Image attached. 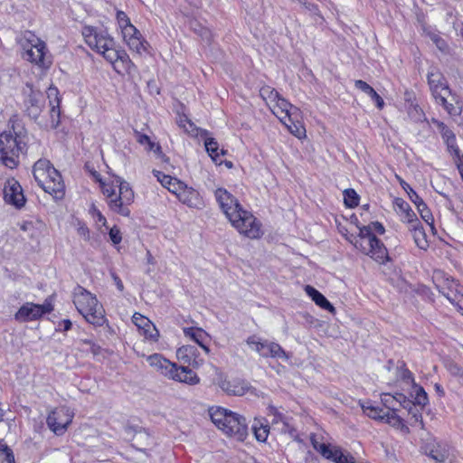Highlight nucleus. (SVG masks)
Instances as JSON below:
<instances>
[{"instance_id": "22", "label": "nucleus", "mask_w": 463, "mask_h": 463, "mask_svg": "<svg viewBox=\"0 0 463 463\" xmlns=\"http://www.w3.org/2000/svg\"><path fill=\"white\" fill-rule=\"evenodd\" d=\"M47 97L49 99L50 117L52 127H57L60 122V103L59 90L56 87L51 86L47 90Z\"/></svg>"}, {"instance_id": "15", "label": "nucleus", "mask_w": 463, "mask_h": 463, "mask_svg": "<svg viewBox=\"0 0 463 463\" xmlns=\"http://www.w3.org/2000/svg\"><path fill=\"white\" fill-rule=\"evenodd\" d=\"M214 370L217 373L214 383L227 394L242 396L249 391L250 386L245 381L240 379L227 380L225 376L218 372L217 368L214 367Z\"/></svg>"}, {"instance_id": "12", "label": "nucleus", "mask_w": 463, "mask_h": 463, "mask_svg": "<svg viewBox=\"0 0 463 463\" xmlns=\"http://www.w3.org/2000/svg\"><path fill=\"white\" fill-rule=\"evenodd\" d=\"M424 453L438 463H446V460L452 461L456 456L451 447L444 442L437 441L435 439H430L423 446Z\"/></svg>"}, {"instance_id": "45", "label": "nucleus", "mask_w": 463, "mask_h": 463, "mask_svg": "<svg viewBox=\"0 0 463 463\" xmlns=\"http://www.w3.org/2000/svg\"><path fill=\"white\" fill-rule=\"evenodd\" d=\"M247 344L250 345L251 349L259 353L261 356L264 357L265 354V346L264 342H260L256 336H250L247 339Z\"/></svg>"}, {"instance_id": "13", "label": "nucleus", "mask_w": 463, "mask_h": 463, "mask_svg": "<svg viewBox=\"0 0 463 463\" xmlns=\"http://www.w3.org/2000/svg\"><path fill=\"white\" fill-rule=\"evenodd\" d=\"M214 194L221 209L230 222L243 210L239 201L226 189L218 188Z\"/></svg>"}, {"instance_id": "17", "label": "nucleus", "mask_w": 463, "mask_h": 463, "mask_svg": "<svg viewBox=\"0 0 463 463\" xmlns=\"http://www.w3.org/2000/svg\"><path fill=\"white\" fill-rule=\"evenodd\" d=\"M122 36L129 49L138 54L146 51L147 43L143 39L140 32L133 25L123 27L121 29Z\"/></svg>"}, {"instance_id": "42", "label": "nucleus", "mask_w": 463, "mask_h": 463, "mask_svg": "<svg viewBox=\"0 0 463 463\" xmlns=\"http://www.w3.org/2000/svg\"><path fill=\"white\" fill-rule=\"evenodd\" d=\"M335 463H355L354 458L349 453H344L340 449H334V453L330 458Z\"/></svg>"}, {"instance_id": "20", "label": "nucleus", "mask_w": 463, "mask_h": 463, "mask_svg": "<svg viewBox=\"0 0 463 463\" xmlns=\"http://www.w3.org/2000/svg\"><path fill=\"white\" fill-rule=\"evenodd\" d=\"M428 82L431 90L432 95L436 100L442 94H451V90L446 84L442 74L437 71L429 72Z\"/></svg>"}, {"instance_id": "30", "label": "nucleus", "mask_w": 463, "mask_h": 463, "mask_svg": "<svg viewBox=\"0 0 463 463\" xmlns=\"http://www.w3.org/2000/svg\"><path fill=\"white\" fill-rule=\"evenodd\" d=\"M184 333L185 336L190 337L196 344H198V345L202 347L205 354H208L210 353L209 347L204 344L208 335L203 329L194 327L184 328Z\"/></svg>"}, {"instance_id": "62", "label": "nucleus", "mask_w": 463, "mask_h": 463, "mask_svg": "<svg viewBox=\"0 0 463 463\" xmlns=\"http://www.w3.org/2000/svg\"><path fill=\"white\" fill-rule=\"evenodd\" d=\"M370 225L372 230L373 229L379 234H383L385 231L383 225L378 222H372Z\"/></svg>"}, {"instance_id": "55", "label": "nucleus", "mask_w": 463, "mask_h": 463, "mask_svg": "<svg viewBox=\"0 0 463 463\" xmlns=\"http://www.w3.org/2000/svg\"><path fill=\"white\" fill-rule=\"evenodd\" d=\"M453 156L454 162L458 167L459 174H463V155L460 154V150L450 153Z\"/></svg>"}, {"instance_id": "2", "label": "nucleus", "mask_w": 463, "mask_h": 463, "mask_svg": "<svg viewBox=\"0 0 463 463\" xmlns=\"http://www.w3.org/2000/svg\"><path fill=\"white\" fill-rule=\"evenodd\" d=\"M82 36L85 43L97 52L101 53L110 63L114 64L118 61H129L127 53L115 48V42L108 33L98 31L92 26H85L82 29Z\"/></svg>"}, {"instance_id": "54", "label": "nucleus", "mask_w": 463, "mask_h": 463, "mask_svg": "<svg viewBox=\"0 0 463 463\" xmlns=\"http://www.w3.org/2000/svg\"><path fill=\"white\" fill-rule=\"evenodd\" d=\"M359 238L356 240H363V239H369V238H374L375 235L372 232V227L371 225L368 226H363L359 228Z\"/></svg>"}, {"instance_id": "7", "label": "nucleus", "mask_w": 463, "mask_h": 463, "mask_svg": "<svg viewBox=\"0 0 463 463\" xmlns=\"http://www.w3.org/2000/svg\"><path fill=\"white\" fill-rule=\"evenodd\" d=\"M21 44L24 49V59L35 63L40 67L47 68L51 65V60L46 57L45 43L34 34L30 32L26 33Z\"/></svg>"}, {"instance_id": "59", "label": "nucleus", "mask_w": 463, "mask_h": 463, "mask_svg": "<svg viewBox=\"0 0 463 463\" xmlns=\"http://www.w3.org/2000/svg\"><path fill=\"white\" fill-rule=\"evenodd\" d=\"M77 232L79 236H80L84 241H90V230L85 224H79L77 228Z\"/></svg>"}, {"instance_id": "60", "label": "nucleus", "mask_w": 463, "mask_h": 463, "mask_svg": "<svg viewBox=\"0 0 463 463\" xmlns=\"http://www.w3.org/2000/svg\"><path fill=\"white\" fill-rule=\"evenodd\" d=\"M420 214L421 218L430 225L433 222V216L430 213V211L428 209H423L421 212H420Z\"/></svg>"}, {"instance_id": "46", "label": "nucleus", "mask_w": 463, "mask_h": 463, "mask_svg": "<svg viewBox=\"0 0 463 463\" xmlns=\"http://www.w3.org/2000/svg\"><path fill=\"white\" fill-rule=\"evenodd\" d=\"M445 366L451 375L458 378L463 377V368L457 363L453 361H449L446 363Z\"/></svg>"}, {"instance_id": "61", "label": "nucleus", "mask_w": 463, "mask_h": 463, "mask_svg": "<svg viewBox=\"0 0 463 463\" xmlns=\"http://www.w3.org/2000/svg\"><path fill=\"white\" fill-rule=\"evenodd\" d=\"M407 194H408L411 201L415 205L419 203V201L421 200V198L418 195V194L411 187H409V191H407Z\"/></svg>"}, {"instance_id": "21", "label": "nucleus", "mask_w": 463, "mask_h": 463, "mask_svg": "<svg viewBox=\"0 0 463 463\" xmlns=\"http://www.w3.org/2000/svg\"><path fill=\"white\" fill-rule=\"evenodd\" d=\"M278 118L295 137L301 138L306 136V129L300 121L301 112L299 109L296 117L290 115H279Z\"/></svg>"}, {"instance_id": "44", "label": "nucleus", "mask_w": 463, "mask_h": 463, "mask_svg": "<svg viewBox=\"0 0 463 463\" xmlns=\"http://www.w3.org/2000/svg\"><path fill=\"white\" fill-rule=\"evenodd\" d=\"M247 344L250 345L251 349L259 353L261 356L264 357L265 354V346L264 342H260L256 336H250L247 339Z\"/></svg>"}, {"instance_id": "9", "label": "nucleus", "mask_w": 463, "mask_h": 463, "mask_svg": "<svg viewBox=\"0 0 463 463\" xmlns=\"http://www.w3.org/2000/svg\"><path fill=\"white\" fill-rule=\"evenodd\" d=\"M231 224L241 234L249 239H259L263 234L260 222L250 212L244 209L237 214Z\"/></svg>"}, {"instance_id": "50", "label": "nucleus", "mask_w": 463, "mask_h": 463, "mask_svg": "<svg viewBox=\"0 0 463 463\" xmlns=\"http://www.w3.org/2000/svg\"><path fill=\"white\" fill-rule=\"evenodd\" d=\"M313 446L314 448L319 451L322 456H324L327 459H330L333 453H334V449H330L328 445L325 444V443H317V442H313Z\"/></svg>"}, {"instance_id": "29", "label": "nucleus", "mask_w": 463, "mask_h": 463, "mask_svg": "<svg viewBox=\"0 0 463 463\" xmlns=\"http://www.w3.org/2000/svg\"><path fill=\"white\" fill-rule=\"evenodd\" d=\"M354 86L356 89L368 95L375 102V105L379 109H383L384 101L383 98L368 83L362 80H356L354 81Z\"/></svg>"}, {"instance_id": "37", "label": "nucleus", "mask_w": 463, "mask_h": 463, "mask_svg": "<svg viewBox=\"0 0 463 463\" xmlns=\"http://www.w3.org/2000/svg\"><path fill=\"white\" fill-rule=\"evenodd\" d=\"M386 249L376 236L373 239L372 251H368L366 255H370L377 261H383L386 257Z\"/></svg>"}, {"instance_id": "33", "label": "nucleus", "mask_w": 463, "mask_h": 463, "mask_svg": "<svg viewBox=\"0 0 463 463\" xmlns=\"http://www.w3.org/2000/svg\"><path fill=\"white\" fill-rule=\"evenodd\" d=\"M264 357L281 358L284 360L288 359V355L279 344L274 342L264 341Z\"/></svg>"}, {"instance_id": "63", "label": "nucleus", "mask_w": 463, "mask_h": 463, "mask_svg": "<svg viewBox=\"0 0 463 463\" xmlns=\"http://www.w3.org/2000/svg\"><path fill=\"white\" fill-rule=\"evenodd\" d=\"M112 278H113V280L118 288V289L119 291H123L124 290V286H123V283L121 281V279L116 275V274H112Z\"/></svg>"}, {"instance_id": "38", "label": "nucleus", "mask_w": 463, "mask_h": 463, "mask_svg": "<svg viewBox=\"0 0 463 463\" xmlns=\"http://www.w3.org/2000/svg\"><path fill=\"white\" fill-rule=\"evenodd\" d=\"M362 408L364 412L372 419L382 420L385 419L386 411H384L383 409L378 406H373L371 403L366 402L364 404H362Z\"/></svg>"}, {"instance_id": "47", "label": "nucleus", "mask_w": 463, "mask_h": 463, "mask_svg": "<svg viewBox=\"0 0 463 463\" xmlns=\"http://www.w3.org/2000/svg\"><path fill=\"white\" fill-rule=\"evenodd\" d=\"M408 116L413 121H421L424 118L422 109L418 105H411L408 109Z\"/></svg>"}, {"instance_id": "34", "label": "nucleus", "mask_w": 463, "mask_h": 463, "mask_svg": "<svg viewBox=\"0 0 463 463\" xmlns=\"http://www.w3.org/2000/svg\"><path fill=\"white\" fill-rule=\"evenodd\" d=\"M410 230L412 232V236L417 247L420 250H427L429 243L427 241L426 233L423 228L420 226V223L411 225Z\"/></svg>"}, {"instance_id": "48", "label": "nucleus", "mask_w": 463, "mask_h": 463, "mask_svg": "<svg viewBox=\"0 0 463 463\" xmlns=\"http://www.w3.org/2000/svg\"><path fill=\"white\" fill-rule=\"evenodd\" d=\"M373 238L355 240L354 245L355 248L367 254L368 251H372V242Z\"/></svg>"}, {"instance_id": "51", "label": "nucleus", "mask_w": 463, "mask_h": 463, "mask_svg": "<svg viewBox=\"0 0 463 463\" xmlns=\"http://www.w3.org/2000/svg\"><path fill=\"white\" fill-rule=\"evenodd\" d=\"M415 403L420 406H424L428 402V396L422 387H417L415 390Z\"/></svg>"}, {"instance_id": "14", "label": "nucleus", "mask_w": 463, "mask_h": 463, "mask_svg": "<svg viewBox=\"0 0 463 463\" xmlns=\"http://www.w3.org/2000/svg\"><path fill=\"white\" fill-rule=\"evenodd\" d=\"M53 309L51 302L45 301L43 305L25 303L15 313L14 318L19 322L33 321L40 318L43 314L50 313Z\"/></svg>"}, {"instance_id": "3", "label": "nucleus", "mask_w": 463, "mask_h": 463, "mask_svg": "<svg viewBox=\"0 0 463 463\" xmlns=\"http://www.w3.org/2000/svg\"><path fill=\"white\" fill-rule=\"evenodd\" d=\"M210 417L214 425L227 436L239 441L246 439L248 426L244 417L222 407L211 408Z\"/></svg>"}, {"instance_id": "27", "label": "nucleus", "mask_w": 463, "mask_h": 463, "mask_svg": "<svg viewBox=\"0 0 463 463\" xmlns=\"http://www.w3.org/2000/svg\"><path fill=\"white\" fill-rule=\"evenodd\" d=\"M436 101L443 106L447 112L451 116H457L461 113V107L458 106V101L456 99L455 95H452V93L442 94Z\"/></svg>"}, {"instance_id": "58", "label": "nucleus", "mask_w": 463, "mask_h": 463, "mask_svg": "<svg viewBox=\"0 0 463 463\" xmlns=\"http://www.w3.org/2000/svg\"><path fill=\"white\" fill-rule=\"evenodd\" d=\"M399 394L400 393H397L394 396H392L390 394H383V397L382 398V401L384 403V405L388 407V410H392L390 408V406H393V404H392L393 402H399V400H402L399 397Z\"/></svg>"}, {"instance_id": "10", "label": "nucleus", "mask_w": 463, "mask_h": 463, "mask_svg": "<svg viewBox=\"0 0 463 463\" xmlns=\"http://www.w3.org/2000/svg\"><path fill=\"white\" fill-rule=\"evenodd\" d=\"M24 99V112L32 119L36 120L45 107V98L43 94L33 89L32 84L26 83L23 90Z\"/></svg>"}, {"instance_id": "39", "label": "nucleus", "mask_w": 463, "mask_h": 463, "mask_svg": "<svg viewBox=\"0 0 463 463\" xmlns=\"http://www.w3.org/2000/svg\"><path fill=\"white\" fill-rule=\"evenodd\" d=\"M137 141L145 146L146 151H160V146L156 145L148 136L136 131Z\"/></svg>"}, {"instance_id": "57", "label": "nucleus", "mask_w": 463, "mask_h": 463, "mask_svg": "<svg viewBox=\"0 0 463 463\" xmlns=\"http://www.w3.org/2000/svg\"><path fill=\"white\" fill-rule=\"evenodd\" d=\"M109 238H110L111 241L114 244H118L121 241V240H122L121 232L119 231V229L117 228L116 226L112 227L109 230Z\"/></svg>"}, {"instance_id": "6", "label": "nucleus", "mask_w": 463, "mask_h": 463, "mask_svg": "<svg viewBox=\"0 0 463 463\" xmlns=\"http://www.w3.org/2000/svg\"><path fill=\"white\" fill-rule=\"evenodd\" d=\"M103 194L107 196L108 204L112 212L125 217L130 215L128 206L134 201V192L127 182H119L118 194H117L115 189L109 185L103 187Z\"/></svg>"}, {"instance_id": "52", "label": "nucleus", "mask_w": 463, "mask_h": 463, "mask_svg": "<svg viewBox=\"0 0 463 463\" xmlns=\"http://www.w3.org/2000/svg\"><path fill=\"white\" fill-rule=\"evenodd\" d=\"M153 173L155 176L157 178V180L161 183V184L165 188L171 185L172 181L175 179L172 176L165 175L160 171L154 170Z\"/></svg>"}, {"instance_id": "24", "label": "nucleus", "mask_w": 463, "mask_h": 463, "mask_svg": "<svg viewBox=\"0 0 463 463\" xmlns=\"http://www.w3.org/2000/svg\"><path fill=\"white\" fill-rule=\"evenodd\" d=\"M173 371V376L175 377H169L171 380L184 383L189 385H195L200 383V379L197 374L187 366H177L175 364Z\"/></svg>"}, {"instance_id": "31", "label": "nucleus", "mask_w": 463, "mask_h": 463, "mask_svg": "<svg viewBox=\"0 0 463 463\" xmlns=\"http://www.w3.org/2000/svg\"><path fill=\"white\" fill-rule=\"evenodd\" d=\"M396 206L399 209V213L402 216V220L410 225L420 224L416 213L411 210L410 205L403 200H397Z\"/></svg>"}, {"instance_id": "56", "label": "nucleus", "mask_w": 463, "mask_h": 463, "mask_svg": "<svg viewBox=\"0 0 463 463\" xmlns=\"http://www.w3.org/2000/svg\"><path fill=\"white\" fill-rule=\"evenodd\" d=\"M117 20H118V25H119L120 29H123V27L128 26L129 24H132L130 23L129 18L128 17V15L123 11H118L117 13Z\"/></svg>"}, {"instance_id": "43", "label": "nucleus", "mask_w": 463, "mask_h": 463, "mask_svg": "<svg viewBox=\"0 0 463 463\" xmlns=\"http://www.w3.org/2000/svg\"><path fill=\"white\" fill-rule=\"evenodd\" d=\"M252 430L259 441H265L267 439L269 434V426L267 424L263 425L260 423V426H258V423H254L252 425Z\"/></svg>"}, {"instance_id": "1", "label": "nucleus", "mask_w": 463, "mask_h": 463, "mask_svg": "<svg viewBox=\"0 0 463 463\" xmlns=\"http://www.w3.org/2000/svg\"><path fill=\"white\" fill-rule=\"evenodd\" d=\"M30 139L24 125L17 118L11 119L8 130L0 134V161L10 169L15 168L20 155L27 152Z\"/></svg>"}, {"instance_id": "26", "label": "nucleus", "mask_w": 463, "mask_h": 463, "mask_svg": "<svg viewBox=\"0 0 463 463\" xmlns=\"http://www.w3.org/2000/svg\"><path fill=\"white\" fill-rule=\"evenodd\" d=\"M178 200L189 207L199 208L203 205L199 193L192 187L185 185L184 190L178 194Z\"/></svg>"}, {"instance_id": "23", "label": "nucleus", "mask_w": 463, "mask_h": 463, "mask_svg": "<svg viewBox=\"0 0 463 463\" xmlns=\"http://www.w3.org/2000/svg\"><path fill=\"white\" fill-rule=\"evenodd\" d=\"M196 351V347L194 345H183L177 349L176 355L184 363L194 368H199L203 364V360L198 357Z\"/></svg>"}, {"instance_id": "11", "label": "nucleus", "mask_w": 463, "mask_h": 463, "mask_svg": "<svg viewBox=\"0 0 463 463\" xmlns=\"http://www.w3.org/2000/svg\"><path fill=\"white\" fill-rule=\"evenodd\" d=\"M74 413L67 407H59L52 411L46 420L50 430L56 435H62L71 423Z\"/></svg>"}, {"instance_id": "64", "label": "nucleus", "mask_w": 463, "mask_h": 463, "mask_svg": "<svg viewBox=\"0 0 463 463\" xmlns=\"http://www.w3.org/2000/svg\"><path fill=\"white\" fill-rule=\"evenodd\" d=\"M433 40H434V42H435V43H436L437 47H438L439 50H441V51L445 50V48H446L447 44H446V43H445L442 39H440V38H439V37H436V38H434Z\"/></svg>"}, {"instance_id": "8", "label": "nucleus", "mask_w": 463, "mask_h": 463, "mask_svg": "<svg viewBox=\"0 0 463 463\" xmlns=\"http://www.w3.org/2000/svg\"><path fill=\"white\" fill-rule=\"evenodd\" d=\"M260 96L276 117H279V115L296 117L298 113V108L293 106L287 99L282 98L279 93L270 86H263L260 90Z\"/></svg>"}, {"instance_id": "5", "label": "nucleus", "mask_w": 463, "mask_h": 463, "mask_svg": "<svg viewBox=\"0 0 463 463\" xmlns=\"http://www.w3.org/2000/svg\"><path fill=\"white\" fill-rule=\"evenodd\" d=\"M73 303L88 323L95 326H103L106 321L105 310L90 292L78 286L73 292Z\"/></svg>"}, {"instance_id": "53", "label": "nucleus", "mask_w": 463, "mask_h": 463, "mask_svg": "<svg viewBox=\"0 0 463 463\" xmlns=\"http://www.w3.org/2000/svg\"><path fill=\"white\" fill-rule=\"evenodd\" d=\"M184 187H185V184L178 179L175 178L172 181L171 185H169L166 189H168L169 192L175 194L176 197H178V194L184 190Z\"/></svg>"}, {"instance_id": "35", "label": "nucleus", "mask_w": 463, "mask_h": 463, "mask_svg": "<svg viewBox=\"0 0 463 463\" xmlns=\"http://www.w3.org/2000/svg\"><path fill=\"white\" fill-rule=\"evenodd\" d=\"M204 146H205V149H206L207 153L212 157L213 162L221 165L222 161L221 160L219 161V156H220V155L223 156L225 154V151L223 149H222L219 152V146H218L217 141L213 137H208L204 141Z\"/></svg>"}, {"instance_id": "32", "label": "nucleus", "mask_w": 463, "mask_h": 463, "mask_svg": "<svg viewBox=\"0 0 463 463\" xmlns=\"http://www.w3.org/2000/svg\"><path fill=\"white\" fill-rule=\"evenodd\" d=\"M396 409L392 408L385 413V420L391 426L400 430L403 433H409L410 430L407 425L404 424L403 420L396 413Z\"/></svg>"}, {"instance_id": "28", "label": "nucleus", "mask_w": 463, "mask_h": 463, "mask_svg": "<svg viewBox=\"0 0 463 463\" xmlns=\"http://www.w3.org/2000/svg\"><path fill=\"white\" fill-rule=\"evenodd\" d=\"M305 290L317 306L323 309L328 310L330 313L334 314L335 312L334 306L325 298L323 294H321L315 288L307 286Z\"/></svg>"}, {"instance_id": "25", "label": "nucleus", "mask_w": 463, "mask_h": 463, "mask_svg": "<svg viewBox=\"0 0 463 463\" xmlns=\"http://www.w3.org/2000/svg\"><path fill=\"white\" fill-rule=\"evenodd\" d=\"M433 123L437 126L439 134L447 146V149L449 153L457 152L458 146L457 145L456 136L454 132L446 126L443 122L433 119Z\"/></svg>"}, {"instance_id": "49", "label": "nucleus", "mask_w": 463, "mask_h": 463, "mask_svg": "<svg viewBox=\"0 0 463 463\" xmlns=\"http://www.w3.org/2000/svg\"><path fill=\"white\" fill-rule=\"evenodd\" d=\"M1 463H14V456L12 449L6 445H2Z\"/></svg>"}, {"instance_id": "40", "label": "nucleus", "mask_w": 463, "mask_h": 463, "mask_svg": "<svg viewBox=\"0 0 463 463\" xmlns=\"http://www.w3.org/2000/svg\"><path fill=\"white\" fill-rule=\"evenodd\" d=\"M268 410H269V416L272 417L270 423L272 425L282 423L283 428L281 429V430L285 431V429L288 427L286 418L274 406H269L268 408Z\"/></svg>"}, {"instance_id": "4", "label": "nucleus", "mask_w": 463, "mask_h": 463, "mask_svg": "<svg viewBox=\"0 0 463 463\" xmlns=\"http://www.w3.org/2000/svg\"><path fill=\"white\" fill-rule=\"evenodd\" d=\"M33 174L35 181L44 192L52 194L54 199H62L65 185L61 175L49 160L39 159L33 165Z\"/></svg>"}, {"instance_id": "18", "label": "nucleus", "mask_w": 463, "mask_h": 463, "mask_svg": "<svg viewBox=\"0 0 463 463\" xmlns=\"http://www.w3.org/2000/svg\"><path fill=\"white\" fill-rule=\"evenodd\" d=\"M146 361L148 362L151 367L159 372L165 377L168 379L169 377H174L173 369H175L176 364H174L169 360L165 359L162 354H153L151 355H148L146 357Z\"/></svg>"}, {"instance_id": "36", "label": "nucleus", "mask_w": 463, "mask_h": 463, "mask_svg": "<svg viewBox=\"0 0 463 463\" xmlns=\"http://www.w3.org/2000/svg\"><path fill=\"white\" fill-rule=\"evenodd\" d=\"M399 397L402 400H399V403L404 408L407 409L409 413L411 414L412 418L416 422H420L421 428H423V420L421 417V413L417 409L416 405L412 403L410 400H407L403 394H399Z\"/></svg>"}, {"instance_id": "19", "label": "nucleus", "mask_w": 463, "mask_h": 463, "mask_svg": "<svg viewBox=\"0 0 463 463\" xmlns=\"http://www.w3.org/2000/svg\"><path fill=\"white\" fill-rule=\"evenodd\" d=\"M132 321L142 331L146 338L155 342L158 340L159 332L147 317L139 313H135L132 317Z\"/></svg>"}, {"instance_id": "41", "label": "nucleus", "mask_w": 463, "mask_h": 463, "mask_svg": "<svg viewBox=\"0 0 463 463\" xmlns=\"http://www.w3.org/2000/svg\"><path fill=\"white\" fill-rule=\"evenodd\" d=\"M344 202L349 208H354L359 203V196L354 189H345L344 191Z\"/></svg>"}, {"instance_id": "16", "label": "nucleus", "mask_w": 463, "mask_h": 463, "mask_svg": "<svg viewBox=\"0 0 463 463\" xmlns=\"http://www.w3.org/2000/svg\"><path fill=\"white\" fill-rule=\"evenodd\" d=\"M4 199L6 203L14 205L16 208H21L24 205L25 197L22 186L14 178H10L5 182L4 186Z\"/></svg>"}]
</instances>
